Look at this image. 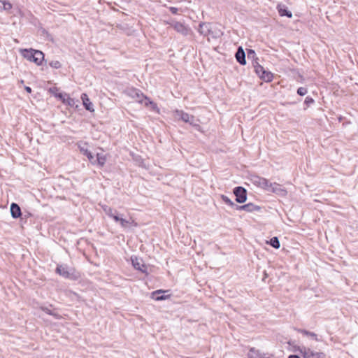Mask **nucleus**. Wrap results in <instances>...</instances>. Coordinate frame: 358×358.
<instances>
[{
	"instance_id": "obj_25",
	"label": "nucleus",
	"mask_w": 358,
	"mask_h": 358,
	"mask_svg": "<svg viewBox=\"0 0 358 358\" xmlns=\"http://www.w3.org/2000/svg\"><path fill=\"white\" fill-rule=\"evenodd\" d=\"M268 244H269L271 247L275 249H278L280 247V243L279 239L277 236L272 237L268 241Z\"/></svg>"
},
{
	"instance_id": "obj_23",
	"label": "nucleus",
	"mask_w": 358,
	"mask_h": 358,
	"mask_svg": "<svg viewBox=\"0 0 358 358\" xmlns=\"http://www.w3.org/2000/svg\"><path fill=\"white\" fill-rule=\"evenodd\" d=\"M101 208L106 213V215L110 218H112V217L117 213V210L105 204L101 205Z\"/></svg>"
},
{
	"instance_id": "obj_41",
	"label": "nucleus",
	"mask_w": 358,
	"mask_h": 358,
	"mask_svg": "<svg viewBox=\"0 0 358 358\" xmlns=\"http://www.w3.org/2000/svg\"><path fill=\"white\" fill-rule=\"evenodd\" d=\"M182 358H192V357H184Z\"/></svg>"
},
{
	"instance_id": "obj_21",
	"label": "nucleus",
	"mask_w": 358,
	"mask_h": 358,
	"mask_svg": "<svg viewBox=\"0 0 358 358\" xmlns=\"http://www.w3.org/2000/svg\"><path fill=\"white\" fill-rule=\"evenodd\" d=\"M277 9L280 16L287 17L288 18H291L292 17V12L289 10L288 8L285 5L278 4L277 6Z\"/></svg>"
},
{
	"instance_id": "obj_12",
	"label": "nucleus",
	"mask_w": 358,
	"mask_h": 358,
	"mask_svg": "<svg viewBox=\"0 0 358 358\" xmlns=\"http://www.w3.org/2000/svg\"><path fill=\"white\" fill-rule=\"evenodd\" d=\"M267 192H271L280 196H285L287 194V189L277 182H270Z\"/></svg>"
},
{
	"instance_id": "obj_39",
	"label": "nucleus",
	"mask_w": 358,
	"mask_h": 358,
	"mask_svg": "<svg viewBox=\"0 0 358 358\" xmlns=\"http://www.w3.org/2000/svg\"><path fill=\"white\" fill-rule=\"evenodd\" d=\"M267 276H268V275H267L266 272L264 271V278H263V280H264V278H267Z\"/></svg>"
},
{
	"instance_id": "obj_5",
	"label": "nucleus",
	"mask_w": 358,
	"mask_h": 358,
	"mask_svg": "<svg viewBox=\"0 0 358 358\" xmlns=\"http://www.w3.org/2000/svg\"><path fill=\"white\" fill-rule=\"evenodd\" d=\"M259 59H254L252 66L255 69V72L257 76L266 83H270L273 79V73L270 71L266 70L262 65L258 62Z\"/></svg>"
},
{
	"instance_id": "obj_24",
	"label": "nucleus",
	"mask_w": 358,
	"mask_h": 358,
	"mask_svg": "<svg viewBox=\"0 0 358 358\" xmlns=\"http://www.w3.org/2000/svg\"><path fill=\"white\" fill-rule=\"evenodd\" d=\"M248 358H260L264 355L261 354L258 350L251 348L248 352Z\"/></svg>"
},
{
	"instance_id": "obj_19",
	"label": "nucleus",
	"mask_w": 358,
	"mask_h": 358,
	"mask_svg": "<svg viewBox=\"0 0 358 358\" xmlns=\"http://www.w3.org/2000/svg\"><path fill=\"white\" fill-rule=\"evenodd\" d=\"M81 100L83 101V105L85 110L90 112H94V108L92 103L90 101V98L88 97L86 93H83L81 94Z\"/></svg>"
},
{
	"instance_id": "obj_10",
	"label": "nucleus",
	"mask_w": 358,
	"mask_h": 358,
	"mask_svg": "<svg viewBox=\"0 0 358 358\" xmlns=\"http://www.w3.org/2000/svg\"><path fill=\"white\" fill-rule=\"evenodd\" d=\"M233 193L236 196V201L239 203H243L247 201V190L242 186H237L234 188Z\"/></svg>"
},
{
	"instance_id": "obj_36",
	"label": "nucleus",
	"mask_w": 358,
	"mask_h": 358,
	"mask_svg": "<svg viewBox=\"0 0 358 358\" xmlns=\"http://www.w3.org/2000/svg\"><path fill=\"white\" fill-rule=\"evenodd\" d=\"M24 90H25L27 93H29V94L31 93V92H32L31 88L30 87H29V86H25V87H24Z\"/></svg>"
},
{
	"instance_id": "obj_13",
	"label": "nucleus",
	"mask_w": 358,
	"mask_h": 358,
	"mask_svg": "<svg viewBox=\"0 0 358 358\" xmlns=\"http://www.w3.org/2000/svg\"><path fill=\"white\" fill-rule=\"evenodd\" d=\"M78 148L79 151L85 156L87 157L90 163L94 160V155L92 153L88 150L87 146L88 143L87 142L80 141L77 143Z\"/></svg>"
},
{
	"instance_id": "obj_38",
	"label": "nucleus",
	"mask_w": 358,
	"mask_h": 358,
	"mask_svg": "<svg viewBox=\"0 0 358 358\" xmlns=\"http://www.w3.org/2000/svg\"><path fill=\"white\" fill-rule=\"evenodd\" d=\"M134 159H135L136 161H138V160H141V157H140V156H136V158H134Z\"/></svg>"
},
{
	"instance_id": "obj_29",
	"label": "nucleus",
	"mask_w": 358,
	"mask_h": 358,
	"mask_svg": "<svg viewBox=\"0 0 358 358\" xmlns=\"http://www.w3.org/2000/svg\"><path fill=\"white\" fill-rule=\"evenodd\" d=\"M1 3L3 5L2 9L3 10H10L12 8V4L9 1H1Z\"/></svg>"
},
{
	"instance_id": "obj_11",
	"label": "nucleus",
	"mask_w": 358,
	"mask_h": 358,
	"mask_svg": "<svg viewBox=\"0 0 358 358\" xmlns=\"http://www.w3.org/2000/svg\"><path fill=\"white\" fill-rule=\"evenodd\" d=\"M55 96L59 99L65 105H67L70 107H78V105L76 104L78 101H76L74 99L71 98L69 94L59 92L56 93Z\"/></svg>"
},
{
	"instance_id": "obj_37",
	"label": "nucleus",
	"mask_w": 358,
	"mask_h": 358,
	"mask_svg": "<svg viewBox=\"0 0 358 358\" xmlns=\"http://www.w3.org/2000/svg\"><path fill=\"white\" fill-rule=\"evenodd\" d=\"M288 358H301V357L297 355H289Z\"/></svg>"
},
{
	"instance_id": "obj_6",
	"label": "nucleus",
	"mask_w": 358,
	"mask_h": 358,
	"mask_svg": "<svg viewBox=\"0 0 358 358\" xmlns=\"http://www.w3.org/2000/svg\"><path fill=\"white\" fill-rule=\"evenodd\" d=\"M167 24L172 27L178 33H180L183 36H187L190 31L189 27L184 22L171 20L167 21Z\"/></svg>"
},
{
	"instance_id": "obj_22",
	"label": "nucleus",
	"mask_w": 358,
	"mask_h": 358,
	"mask_svg": "<svg viewBox=\"0 0 358 358\" xmlns=\"http://www.w3.org/2000/svg\"><path fill=\"white\" fill-rule=\"evenodd\" d=\"M298 332L303 334V336H308L311 338L312 339L316 341H322V339L320 338H318V336L315 334L314 332L309 331L306 329H298Z\"/></svg>"
},
{
	"instance_id": "obj_32",
	"label": "nucleus",
	"mask_w": 358,
	"mask_h": 358,
	"mask_svg": "<svg viewBox=\"0 0 358 358\" xmlns=\"http://www.w3.org/2000/svg\"><path fill=\"white\" fill-rule=\"evenodd\" d=\"M42 35L45 36L46 38L50 41H53L52 35L45 29L41 30Z\"/></svg>"
},
{
	"instance_id": "obj_20",
	"label": "nucleus",
	"mask_w": 358,
	"mask_h": 358,
	"mask_svg": "<svg viewBox=\"0 0 358 358\" xmlns=\"http://www.w3.org/2000/svg\"><path fill=\"white\" fill-rule=\"evenodd\" d=\"M96 159L94 158V160H92V162L91 163L92 165H97L99 167H103L107 160L106 156L101 154V153H97L96 155Z\"/></svg>"
},
{
	"instance_id": "obj_28",
	"label": "nucleus",
	"mask_w": 358,
	"mask_h": 358,
	"mask_svg": "<svg viewBox=\"0 0 358 358\" xmlns=\"http://www.w3.org/2000/svg\"><path fill=\"white\" fill-rule=\"evenodd\" d=\"M50 66H51L53 69H58L62 67V64L60 62L57 60H53L49 62Z\"/></svg>"
},
{
	"instance_id": "obj_3",
	"label": "nucleus",
	"mask_w": 358,
	"mask_h": 358,
	"mask_svg": "<svg viewBox=\"0 0 358 358\" xmlns=\"http://www.w3.org/2000/svg\"><path fill=\"white\" fill-rule=\"evenodd\" d=\"M174 116L178 120H181L185 123H188L192 126L196 130L201 131V127L199 124V120L194 115H190L182 110L176 109L173 111Z\"/></svg>"
},
{
	"instance_id": "obj_8",
	"label": "nucleus",
	"mask_w": 358,
	"mask_h": 358,
	"mask_svg": "<svg viewBox=\"0 0 358 358\" xmlns=\"http://www.w3.org/2000/svg\"><path fill=\"white\" fill-rule=\"evenodd\" d=\"M299 352L303 358H325L326 355L322 352H315L306 347H301L299 349Z\"/></svg>"
},
{
	"instance_id": "obj_34",
	"label": "nucleus",
	"mask_w": 358,
	"mask_h": 358,
	"mask_svg": "<svg viewBox=\"0 0 358 358\" xmlns=\"http://www.w3.org/2000/svg\"><path fill=\"white\" fill-rule=\"evenodd\" d=\"M168 8H169V11H170L172 14H173V15H176V14H178V10H179L178 8H176V7H173V6H170V7H169Z\"/></svg>"
},
{
	"instance_id": "obj_16",
	"label": "nucleus",
	"mask_w": 358,
	"mask_h": 358,
	"mask_svg": "<svg viewBox=\"0 0 358 358\" xmlns=\"http://www.w3.org/2000/svg\"><path fill=\"white\" fill-rule=\"evenodd\" d=\"M197 30L203 36H207L212 33L210 24L208 22H200Z\"/></svg>"
},
{
	"instance_id": "obj_17",
	"label": "nucleus",
	"mask_w": 358,
	"mask_h": 358,
	"mask_svg": "<svg viewBox=\"0 0 358 358\" xmlns=\"http://www.w3.org/2000/svg\"><path fill=\"white\" fill-rule=\"evenodd\" d=\"M235 58L241 65L246 64L245 52L242 46H239L235 53Z\"/></svg>"
},
{
	"instance_id": "obj_33",
	"label": "nucleus",
	"mask_w": 358,
	"mask_h": 358,
	"mask_svg": "<svg viewBox=\"0 0 358 358\" xmlns=\"http://www.w3.org/2000/svg\"><path fill=\"white\" fill-rule=\"evenodd\" d=\"M118 222H120L121 227H127L129 223V222L126 219H124L122 217L120 218V220H119Z\"/></svg>"
},
{
	"instance_id": "obj_35",
	"label": "nucleus",
	"mask_w": 358,
	"mask_h": 358,
	"mask_svg": "<svg viewBox=\"0 0 358 358\" xmlns=\"http://www.w3.org/2000/svg\"><path fill=\"white\" fill-rule=\"evenodd\" d=\"M120 217L119 216V213L117 211V213L112 217V219L116 222H118L119 220H120Z\"/></svg>"
},
{
	"instance_id": "obj_1",
	"label": "nucleus",
	"mask_w": 358,
	"mask_h": 358,
	"mask_svg": "<svg viewBox=\"0 0 358 358\" xmlns=\"http://www.w3.org/2000/svg\"><path fill=\"white\" fill-rule=\"evenodd\" d=\"M127 94L136 100L140 103H144L145 106H150L152 110L159 112V108L156 103L145 95L140 90L135 87H129L126 90Z\"/></svg>"
},
{
	"instance_id": "obj_15",
	"label": "nucleus",
	"mask_w": 358,
	"mask_h": 358,
	"mask_svg": "<svg viewBox=\"0 0 358 358\" xmlns=\"http://www.w3.org/2000/svg\"><path fill=\"white\" fill-rule=\"evenodd\" d=\"M261 208L253 203H248L242 206H236V210L238 211L244 210L248 213L259 211Z\"/></svg>"
},
{
	"instance_id": "obj_18",
	"label": "nucleus",
	"mask_w": 358,
	"mask_h": 358,
	"mask_svg": "<svg viewBox=\"0 0 358 358\" xmlns=\"http://www.w3.org/2000/svg\"><path fill=\"white\" fill-rule=\"evenodd\" d=\"M10 211L11 217L13 219H17L22 216L21 208L17 203L15 202L11 203L10 206Z\"/></svg>"
},
{
	"instance_id": "obj_42",
	"label": "nucleus",
	"mask_w": 358,
	"mask_h": 358,
	"mask_svg": "<svg viewBox=\"0 0 358 358\" xmlns=\"http://www.w3.org/2000/svg\"><path fill=\"white\" fill-rule=\"evenodd\" d=\"M291 103L294 104V102H292V103H287V104H291Z\"/></svg>"
},
{
	"instance_id": "obj_27",
	"label": "nucleus",
	"mask_w": 358,
	"mask_h": 358,
	"mask_svg": "<svg viewBox=\"0 0 358 358\" xmlns=\"http://www.w3.org/2000/svg\"><path fill=\"white\" fill-rule=\"evenodd\" d=\"M247 55H248V59H252V62L254 61V59H258L256 57L255 51L252 49H247Z\"/></svg>"
},
{
	"instance_id": "obj_30",
	"label": "nucleus",
	"mask_w": 358,
	"mask_h": 358,
	"mask_svg": "<svg viewBox=\"0 0 358 358\" xmlns=\"http://www.w3.org/2000/svg\"><path fill=\"white\" fill-rule=\"evenodd\" d=\"M297 94L299 96H304L308 93V90L306 87H300L297 89Z\"/></svg>"
},
{
	"instance_id": "obj_7",
	"label": "nucleus",
	"mask_w": 358,
	"mask_h": 358,
	"mask_svg": "<svg viewBox=\"0 0 358 358\" xmlns=\"http://www.w3.org/2000/svg\"><path fill=\"white\" fill-rule=\"evenodd\" d=\"M250 180L257 187H260L266 191L268 189L270 182L265 178L261 177L258 175H252L251 176Z\"/></svg>"
},
{
	"instance_id": "obj_2",
	"label": "nucleus",
	"mask_w": 358,
	"mask_h": 358,
	"mask_svg": "<svg viewBox=\"0 0 358 358\" xmlns=\"http://www.w3.org/2000/svg\"><path fill=\"white\" fill-rule=\"evenodd\" d=\"M20 53L24 58L29 62L35 63L38 66L41 65L44 61V53L38 50L33 48L21 49Z\"/></svg>"
},
{
	"instance_id": "obj_31",
	"label": "nucleus",
	"mask_w": 358,
	"mask_h": 358,
	"mask_svg": "<svg viewBox=\"0 0 358 358\" xmlns=\"http://www.w3.org/2000/svg\"><path fill=\"white\" fill-rule=\"evenodd\" d=\"M315 103V100L311 96H306L304 100V104L306 105L307 107H309L310 105Z\"/></svg>"
},
{
	"instance_id": "obj_26",
	"label": "nucleus",
	"mask_w": 358,
	"mask_h": 358,
	"mask_svg": "<svg viewBox=\"0 0 358 358\" xmlns=\"http://www.w3.org/2000/svg\"><path fill=\"white\" fill-rule=\"evenodd\" d=\"M222 201L229 206L236 209V206L237 204H235L227 196L222 194L221 195Z\"/></svg>"
},
{
	"instance_id": "obj_9",
	"label": "nucleus",
	"mask_w": 358,
	"mask_h": 358,
	"mask_svg": "<svg viewBox=\"0 0 358 358\" xmlns=\"http://www.w3.org/2000/svg\"><path fill=\"white\" fill-rule=\"evenodd\" d=\"M131 262L133 267L136 270L141 271L146 275H148L147 266L144 264L143 260L141 258H138L136 256H131Z\"/></svg>"
},
{
	"instance_id": "obj_14",
	"label": "nucleus",
	"mask_w": 358,
	"mask_h": 358,
	"mask_svg": "<svg viewBox=\"0 0 358 358\" xmlns=\"http://www.w3.org/2000/svg\"><path fill=\"white\" fill-rule=\"evenodd\" d=\"M168 290L157 289L151 293V298L157 301H164L170 298V294H166Z\"/></svg>"
},
{
	"instance_id": "obj_40",
	"label": "nucleus",
	"mask_w": 358,
	"mask_h": 358,
	"mask_svg": "<svg viewBox=\"0 0 358 358\" xmlns=\"http://www.w3.org/2000/svg\"><path fill=\"white\" fill-rule=\"evenodd\" d=\"M262 358H270L268 357H266L264 355L262 357Z\"/></svg>"
},
{
	"instance_id": "obj_4",
	"label": "nucleus",
	"mask_w": 358,
	"mask_h": 358,
	"mask_svg": "<svg viewBox=\"0 0 358 358\" xmlns=\"http://www.w3.org/2000/svg\"><path fill=\"white\" fill-rule=\"evenodd\" d=\"M55 273L65 279L76 280L79 278L80 274L73 268H69L66 264H57Z\"/></svg>"
}]
</instances>
